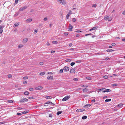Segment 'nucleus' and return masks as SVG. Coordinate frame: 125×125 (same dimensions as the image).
<instances>
[{"instance_id":"1","label":"nucleus","mask_w":125,"mask_h":125,"mask_svg":"<svg viewBox=\"0 0 125 125\" xmlns=\"http://www.w3.org/2000/svg\"><path fill=\"white\" fill-rule=\"evenodd\" d=\"M70 97V95H67L64 97L62 100L63 101H65L68 99H69Z\"/></svg>"},{"instance_id":"2","label":"nucleus","mask_w":125,"mask_h":125,"mask_svg":"<svg viewBox=\"0 0 125 125\" xmlns=\"http://www.w3.org/2000/svg\"><path fill=\"white\" fill-rule=\"evenodd\" d=\"M69 68L66 66H65L63 68V70L64 72H67L69 70Z\"/></svg>"},{"instance_id":"3","label":"nucleus","mask_w":125,"mask_h":125,"mask_svg":"<svg viewBox=\"0 0 125 125\" xmlns=\"http://www.w3.org/2000/svg\"><path fill=\"white\" fill-rule=\"evenodd\" d=\"M57 0L58 2L62 4H65V2L64 0Z\"/></svg>"},{"instance_id":"4","label":"nucleus","mask_w":125,"mask_h":125,"mask_svg":"<svg viewBox=\"0 0 125 125\" xmlns=\"http://www.w3.org/2000/svg\"><path fill=\"white\" fill-rule=\"evenodd\" d=\"M27 7L26 6H24L23 7H21L19 10L20 11H22L25 9L27 8Z\"/></svg>"},{"instance_id":"5","label":"nucleus","mask_w":125,"mask_h":125,"mask_svg":"<svg viewBox=\"0 0 125 125\" xmlns=\"http://www.w3.org/2000/svg\"><path fill=\"white\" fill-rule=\"evenodd\" d=\"M85 110L84 109H78L76 110V112H82Z\"/></svg>"},{"instance_id":"6","label":"nucleus","mask_w":125,"mask_h":125,"mask_svg":"<svg viewBox=\"0 0 125 125\" xmlns=\"http://www.w3.org/2000/svg\"><path fill=\"white\" fill-rule=\"evenodd\" d=\"M28 101V100L27 99L24 98L23 99H21L20 102L21 103H22L23 102H27Z\"/></svg>"},{"instance_id":"7","label":"nucleus","mask_w":125,"mask_h":125,"mask_svg":"<svg viewBox=\"0 0 125 125\" xmlns=\"http://www.w3.org/2000/svg\"><path fill=\"white\" fill-rule=\"evenodd\" d=\"M35 88L36 90H39L42 89L43 88V87L41 86H39L35 87Z\"/></svg>"},{"instance_id":"8","label":"nucleus","mask_w":125,"mask_h":125,"mask_svg":"<svg viewBox=\"0 0 125 125\" xmlns=\"http://www.w3.org/2000/svg\"><path fill=\"white\" fill-rule=\"evenodd\" d=\"M28 41V39L27 38H25L22 41L23 43L25 44Z\"/></svg>"},{"instance_id":"9","label":"nucleus","mask_w":125,"mask_h":125,"mask_svg":"<svg viewBox=\"0 0 125 125\" xmlns=\"http://www.w3.org/2000/svg\"><path fill=\"white\" fill-rule=\"evenodd\" d=\"M47 79L49 80H52L53 79V77L52 76H48L47 77Z\"/></svg>"},{"instance_id":"10","label":"nucleus","mask_w":125,"mask_h":125,"mask_svg":"<svg viewBox=\"0 0 125 125\" xmlns=\"http://www.w3.org/2000/svg\"><path fill=\"white\" fill-rule=\"evenodd\" d=\"M111 91V90L109 89H105L103 91V92H110Z\"/></svg>"},{"instance_id":"11","label":"nucleus","mask_w":125,"mask_h":125,"mask_svg":"<svg viewBox=\"0 0 125 125\" xmlns=\"http://www.w3.org/2000/svg\"><path fill=\"white\" fill-rule=\"evenodd\" d=\"M97 28V26L95 27L92 28L90 29L89 31H91L92 30H96Z\"/></svg>"},{"instance_id":"12","label":"nucleus","mask_w":125,"mask_h":125,"mask_svg":"<svg viewBox=\"0 0 125 125\" xmlns=\"http://www.w3.org/2000/svg\"><path fill=\"white\" fill-rule=\"evenodd\" d=\"M3 28L1 26H0V34H1L3 30L2 29Z\"/></svg>"},{"instance_id":"13","label":"nucleus","mask_w":125,"mask_h":125,"mask_svg":"<svg viewBox=\"0 0 125 125\" xmlns=\"http://www.w3.org/2000/svg\"><path fill=\"white\" fill-rule=\"evenodd\" d=\"M75 71L73 69H72L70 70V72L71 73H74L75 72Z\"/></svg>"},{"instance_id":"14","label":"nucleus","mask_w":125,"mask_h":125,"mask_svg":"<svg viewBox=\"0 0 125 125\" xmlns=\"http://www.w3.org/2000/svg\"><path fill=\"white\" fill-rule=\"evenodd\" d=\"M91 105L90 104H87L85 105L84 107V108H87L88 107L90 106Z\"/></svg>"},{"instance_id":"15","label":"nucleus","mask_w":125,"mask_h":125,"mask_svg":"<svg viewBox=\"0 0 125 125\" xmlns=\"http://www.w3.org/2000/svg\"><path fill=\"white\" fill-rule=\"evenodd\" d=\"M19 25V23L18 22L16 23L15 24H14V25H13V27H16L18 26Z\"/></svg>"},{"instance_id":"16","label":"nucleus","mask_w":125,"mask_h":125,"mask_svg":"<svg viewBox=\"0 0 125 125\" xmlns=\"http://www.w3.org/2000/svg\"><path fill=\"white\" fill-rule=\"evenodd\" d=\"M88 91V89L87 88H85L83 90V92H86Z\"/></svg>"},{"instance_id":"17","label":"nucleus","mask_w":125,"mask_h":125,"mask_svg":"<svg viewBox=\"0 0 125 125\" xmlns=\"http://www.w3.org/2000/svg\"><path fill=\"white\" fill-rule=\"evenodd\" d=\"M52 97L51 96H47L46 97V98L48 99H50L52 98Z\"/></svg>"},{"instance_id":"18","label":"nucleus","mask_w":125,"mask_h":125,"mask_svg":"<svg viewBox=\"0 0 125 125\" xmlns=\"http://www.w3.org/2000/svg\"><path fill=\"white\" fill-rule=\"evenodd\" d=\"M108 16L107 15H105L104 17V19L105 20H107L108 19Z\"/></svg>"},{"instance_id":"19","label":"nucleus","mask_w":125,"mask_h":125,"mask_svg":"<svg viewBox=\"0 0 125 125\" xmlns=\"http://www.w3.org/2000/svg\"><path fill=\"white\" fill-rule=\"evenodd\" d=\"M45 104H53L51 102L49 101L47 102Z\"/></svg>"},{"instance_id":"20","label":"nucleus","mask_w":125,"mask_h":125,"mask_svg":"<svg viewBox=\"0 0 125 125\" xmlns=\"http://www.w3.org/2000/svg\"><path fill=\"white\" fill-rule=\"evenodd\" d=\"M29 112V111L26 110V111H25L23 112H22V113L23 114H25L28 113Z\"/></svg>"},{"instance_id":"21","label":"nucleus","mask_w":125,"mask_h":125,"mask_svg":"<svg viewBox=\"0 0 125 125\" xmlns=\"http://www.w3.org/2000/svg\"><path fill=\"white\" fill-rule=\"evenodd\" d=\"M104 89H105L104 88H101L100 89H99L97 91L98 93H99L100 91H102Z\"/></svg>"},{"instance_id":"22","label":"nucleus","mask_w":125,"mask_h":125,"mask_svg":"<svg viewBox=\"0 0 125 125\" xmlns=\"http://www.w3.org/2000/svg\"><path fill=\"white\" fill-rule=\"evenodd\" d=\"M23 46V45L22 44H20L18 46V48H21Z\"/></svg>"},{"instance_id":"23","label":"nucleus","mask_w":125,"mask_h":125,"mask_svg":"<svg viewBox=\"0 0 125 125\" xmlns=\"http://www.w3.org/2000/svg\"><path fill=\"white\" fill-rule=\"evenodd\" d=\"M86 78L87 79L89 80H90L92 79L90 77V76H88V77H86Z\"/></svg>"},{"instance_id":"24","label":"nucleus","mask_w":125,"mask_h":125,"mask_svg":"<svg viewBox=\"0 0 125 125\" xmlns=\"http://www.w3.org/2000/svg\"><path fill=\"white\" fill-rule=\"evenodd\" d=\"M62 111H59V112H57L56 114L57 115H59L61 114L62 113Z\"/></svg>"},{"instance_id":"25","label":"nucleus","mask_w":125,"mask_h":125,"mask_svg":"<svg viewBox=\"0 0 125 125\" xmlns=\"http://www.w3.org/2000/svg\"><path fill=\"white\" fill-rule=\"evenodd\" d=\"M7 102H8L10 103H12L13 102V101L12 100H7Z\"/></svg>"},{"instance_id":"26","label":"nucleus","mask_w":125,"mask_h":125,"mask_svg":"<svg viewBox=\"0 0 125 125\" xmlns=\"http://www.w3.org/2000/svg\"><path fill=\"white\" fill-rule=\"evenodd\" d=\"M45 73L44 72H41L39 74L41 76H42L44 75Z\"/></svg>"},{"instance_id":"27","label":"nucleus","mask_w":125,"mask_h":125,"mask_svg":"<svg viewBox=\"0 0 125 125\" xmlns=\"http://www.w3.org/2000/svg\"><path fill=\"white\" fill-rule=\"evenodd\" d=\"M114 50L112 49H108L106 50L107 52H111L113 51Z\"/></svg>"},{"instance_id":"28","label":"nucleus","mask_w":125,"mask_h":125,"mask_svg":"<svg viewBox=\"0 0 125 125\" xmlns=\"http://www.w3.org/2000/svg\"><path fill=\"white\" fill-rule=\"evenodd\" d=\"M29 94V93L28 91H26L24 92V94L26 95H28Z\"/></svg>"},{"instance_id":"29","label":"nucleus","mask_w":125,"mask_h":125,"mask_svg":"<svg viewBox=\"0 0 125 125\" xmlns=\"http://www.w3.org/2000/svg\"><path fill=\"white\" fill-rule=\"evenodd\" d=\"M87 117L86 116H83L82 117V119H85L87 118Z\"/></svg>"},{"instance_id":"30","label":"nucleus","mask_w":125,"mask_h":125,"mask_svg":"<svg viewBox=\"0 0 125 125\" xmlns=\"http://www.w3.org/2000/svg\"><path fill=\"white\" fill-rule=\"evenodd\" d=\"M32 21V20L31 19H28L26 21L28 22L31 21Z\"/></svg>"},{"instance_id":"31","label":"nucleus","mask_w":125,"mask_h":125,"mask_svg":"<svg viewBox=\"0 0 125 125\" xmlns=\"http://www.w3.org/2000/svg\"><path fill=\"white\" fill-rule=\"evenodd\" d=\"M69 29H72L73 28V27L70 24H69Z\"/></svg>"},{"instance_id":"32","label":"nucleus","mask_w":125,"mask_h":125,"mask_svg":"<svg viewBox=\"0 0 125 125\" xmlns=\"http://www.w3.org/2000/svg\"><path fill=\"white\" fill-rule=\"evenodd\" d=\"M111 99H106L105 100V102H108L110 101H111Z\"/></svg>"},{"instance_id":"33","label":"nucleus","mask_w":125,"mask_h":125,"mask_svg":"<svg viewBox=\"0 0 125 125\" xmlns=\"http://www.w3.org/2000/svg\"><path fill=\"white\" fill-rule=\"evenodd\" d=\"M65 61L66 62H69L71 61V60L70 59H67L65 60Z\"/></svg>"},{"instance_id":"34","label":"nucleus","mask_w":125,"mask_h":125,"mask_svg":"<svg viewBox=\"0 0 125 125\" xmlns=\"http://www.w3.org/2000/svg\"><path fill=\"white\" fill-rule=\"evenodd\" d=\"M19 14V13L15 14L14 15L13 17H16Z\"/></svg>"},{"instance_id":"35","label":"nucleus","mask_w":125,"mask_h":125,"mask_svg":"<svg viewBox=\"0 0 125 125\" xmlns=\"http://www.w3.org/2000/svg\"><path fill=\"white\" fill-rule=\"evenodd\" d=\"M8 78H10L12 77V76L11 74H9L8 75Z\"/></svg>"},{"instance_id":"36","label":"nucleus","mask_w":125,"mask_h":125,"mask_svg":"<svg viewBox=\"0 0 125 125\" xmlns=\"http://www.w3.org/2000/svg\"><path fill=\"white\" fill-rule=\"evenodd\" d=\"M28 78V77L27 76H25L24 77H23V79L24 80H26V79H27Z\"/></svg>"},{"instance_id":"37","label":"nucleus","mask_w":125,"mask_h":125,"mask_svg":"<svg viewBox=\"0 0 125 125\" xmlns=\"http://www.w3.org/2000/svg\"><path fill=\"white\" fill-rule=\"evenodd\" d=\"M6 123V122L5 121H3L0 122V125L5 124Z\"/></svg>"},{"instance_id":"38","label":"nucleus","mask_w":125,"mask_h":125,"mask_svg":"<svg viewBox=\"0 0 125 125\" xmlns=\"http://www.w3.org/2000/svg\"><path fill=\"white\" fill-rule=\"evenodd\" d=\"M75 64V63L74 62H72L71 63V65L72 66H73Z\"/></svg>"},{"instance_id":"39","label":"nucleus","mask_w":125,"mask_h":125,"mask_svg":"<svg viewBox=\"0 0 125 125\" xmlns=\"http://www.w3.org/2000/svg\"><path fill=\"white\" fill-rule=\"evenodd\" d=\"M96 6V4H94L92 5V7H95Z\"/></svg>"},{"instance_id":"40","label":"nucleus","mask_w":125,"mask_h":125,"mask_svg":"<svg viewBox=\"0 0 125 125\" xmlns=\"http://www.w3.org/2000/svg\"><path fill=\"white\" fill-rule=\"evenodd\" d=\"M103 77L104 79H107L108 78V76L107 75H105Z\"/></svg>"},{"instance_id":"41","label":"nucleus","mask_w":125,"mask_h":125,"mask_svg":"<svg viewBox=\"0 0 125 125\" xmlns=\"http://www.w3.org/2000/svg\"><path fill=\"white\" fill-rule=\"evenodd\" d=\"M76 62L77 63H79L81 62V61L80 60L77 61H76Z\"/></svg>"},{"instance_id":"42","label":"nucleus","mask_w":125,"mask_h":125,"mask_svg":"<svg viewBox=\"0 0 125 125\" xmlns=\"http://www.w3.org/2000/svg\"><path fill=\"white\" fill-rule=\"evenodd\" d=\"M70 16L69 15V14H67L66 16V18L67 19H68L69 18Z\"/></svg>"},{"instance_id":"43","label":"nucleus","mask_w":125,"mask_h":125,"mask_svg":"<svg viewBox=\"0 0 125 125\" xmlns=\"http://www.w3.org/2000/svg\"><path fill=\"white\" fill-rule=\"evenodd\" d=\"M73 80L74 81H78V79L77 78H74L73 79Z\"/></svg>"},{"instance_id":"44","label":"nucleus","mask_w":125,"mask_h":125,"mask_svg":"<svg viewBox=\"0 0 125 125\" xmlns=\"http://www.w3.org/2000/svg\"><path fill=\"white\" fill-rule=\"evenodd\" d=\"M57 42L56 41H53L52 42V43L53 44H56L57 43Z\"/></svg>"},{"instance_id":"45","label":"nucleus","mask_w":125,"mask_h":125,"mask_svg":"<svg viewBox=\"0 0 125 125\" xmlns=\"http://www.w3.org/2000/svg\"><path fill=\"white\" fill-rule=\"evenodd\" d=\"M38 31V30H35L34 31V34H36L37 33V32Z\"/></svg>"},{"instance_id":"46","label":"nucleus","mask_w":125,"mask_h":125,"mask_svg":"<svg viewBox=\"0 0 125 125\" xmlns=\"http://www.w3.org/2000/svg\"><path fill=\"white\" fill-rule=\"evenodd\" d=\"M88 85H82L81 86V87H88Z\"/></svg>"},{"instance_id":"47","label":"nucleus","mask_w":125,"mask_h":125,"mask_svg":"<svg viewBox=\"0 0 125 125\" xmlns=\"http://www.w3.org/2000/svg\"><path fill=\"white\" fill-rule=\"evenodd\" d=\"M123 105V104H118V106H121Z\"/></svg>"},{"instance_id":"48","label":"nucleus","mask_w":125,"mask_h":125,"mask_svg":"<svg viewBox=\"0 0 125 125\" xmlns=\"http://www.w3.org/2000/svg\"><path fill=\"white\" fill-rule=\"evenodd\" d=\"M75 32H82V31H80L78 30L77 31H75Z\"/></svg>"},{"instance_id":"49","label":"nucleus","mask_w":125,"mask_h":125,"mask_svg":"<svg viewBox=\"0 0 125 125\" xmlns=\"http://www.w3.org/2000/svg\"><path fill=\"white\" fill-rule=\"evenodd\" d=\"M60 72L61 73H62L63 72V70L62 69H61L60 71Z\"/></svg>"},{"instance_id":"50","label":"nucleus","mask_w":125,"mask_h":125,"mask_svg":"<svg viewBox=\"0 0 125 125\" xmlns=\"http://www.w3.org/2000/svg\"><path fill=\"white\" fill-rule=\"evenodd\" d=\"M72 21H73L74 22L76 20V19L75 18H73L72 19Z\"/></svg>"},{"instance_id":"51","label":"nucleus","mask_w":125,"mask_h":125,"mask_svg":"<svg viewBox=\"0 0 125 125\" xmlns=\"http://www.w3.org/2000/svg\"><path fill=\"white\" fill-rule=\"evenodd\" d=\"M69 13L70 14H73V13L72 11L71 10H70L69 12Z\"/></svg>"},{"instance_id":"52","label":"nucleus","mask_w":125,"mask_h":125,"mask_svg":"<svg viewBox=\"0 0 125 125\" xmlns=\"http://www.w3.org/2000/svg\"><path fill=\"white\" fill-rule=\"evenodd\" d=\"M117 84L116 83H114V84H113L112 85V86H117Z\"/></svg>"},{"instance_id":"53","label":"nucleus","mask_w":125,"mask_h":125,"mask_svg":"<svg viewBox=\"0 0 125 125\" xmlns=\"http://www.w3.org/2000/svg\"><path fill=\"white\" fill-rule=\"evenodd\" d=\"M29 90L30 91H32L33 90V88H30Z\"/></svg>"},{"instance_id":"54","label":"nucleus","mask_w":125,"mask_h":125,"mask_svg":"<svg viewBox=\"0 0 125 125\" xmlns=\"http://www.w3.org/2000/svg\"><path fill=\"white\" fill-rule=\"evenodd\" d=\"M47 17H45V18H44L43 19V20L44 21H47Z\"/></svg>"},{"instance_id":"55","label":"nucleus","mask_w":125,"mask_h":125,"mask_svg":"<svg viewBox=\"0 0 125 125\" xmlns=\"http://www.w3.org/2000/svg\"><path fill=\"white\" fill-rule=\"evenodd\" d=\"M43 62H41L40 63V64L41 65H42L43 64Z\"/></svg>"},{"instance_id":"56","label":"nucleus","mask_w":125,"mask_h":125,"mask_svg":"<svg viewBox=\"0 0 125 125\" xmlns=\"http://www.w3.org/2000/svg\"><path fill=\"white\" fill-rule=\"evenodd\" d=\"M18 1H19V0H16L15 3L16 4H17Z\"/></svg>"},{"instance_id":"57","label":"nucleus","mask_w":125,"mask_h":125,"mask_svg":"<svg viewBox=\"0 0 125 125\" xmlns=\"http://www.w3.org/2000/svg\"><path fill=\"white\" fill-rule=\"evenodd\" d=\"M107 20H108L109 21H111V20H112V19H111V18H108V19H107Z\"/></svg>"},{"instance_id":"58","label":"nucleus","mask_w":125,"mask_h":125,"mask_svg":"<svg viewBox=\"0 0 125 125\" xmlns=\"http://www.w3.org/2000/svg\"><path fill=\"white\" fill-rule=\"evenodd\" d=\"M115 45V44L114 43H112L111 44V45L112 46H114Z\"/></svg>"},{"instance_id":"59","label":"nucleus","mask_w":125,"mask_h":125,"mask_svg":"<svg viewBox=\"0 0 125 125\" xmlns=\"http://www.w3.org/2000/svg\"><path fill=\"white\" fill-rule=\"evenodd\" d=\"M64 35H68V32H64Z\"/></svg>"},{"instance_id":"60","label":"nucleus","mask_w":125,"mask_h":125,"mask_svg":"<svg viewBox=\"0 0 125 125\" xmlns=\"http://www.w3.org/2000/svg\"><path fill=\"white\" fill-rule=\"evenodd\" d=\"M28 98L30 99H33V98L32 97H29Z\"/></svg>"},{"instance_id":"61","label":"nucleus","mask_w":125,"mask_h":125,"mask_svg":"<svg viewBox=\"0 0 125 125\" xmlns=\"http://www.w3.org/2000/svg\"><path fill=\"white\" fill-rule=\"evenodd\" d=\"M27 83V82L25 81L23 82V83L24 84H26Z\"/></svg>"},{"instance_id":"62","label":"nucleus","mask_w":125,"mask_h":125,"mask_svg":"<svg viewBox=\"0 0 125 125\" xmlns=\"http://www.w3.org/2000/svg\"><path fill=\"white\" fill-rule=\"evenodd\" d=\"M109 59V58H108V57H106V58H105L104 60H108V59Z\"/></svg>"},{"instance_id":"63","label":"nucleus","mask_w":125,"mask_h":125,"mask_svg":"<svg viewBox=\"0 0 125 125\" xmlns=\"http://www.w3.org/2000/svg\"><path fill=\"white\" fill-rule=\"evenodd\" d=\"M92 102L93 103H94L95 102V99L92 100Z\"/></svg>"},{"instance_id":"64","label":"nucleus","mask_w":125,"mask_h":125,"mask_svg":"<svg viewBox=\"0 0 125 125\" xmlns=\"http://www.w3.org/2000/svg\"><path fill=\"white\" fill-rule=\"evenodd\" d=\"M122 14L124 15H125V10L123 11L122 13Z\"/></svg>"}]
</instances>
